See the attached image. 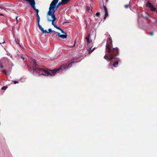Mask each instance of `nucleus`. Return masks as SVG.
I'll use <instances>...</instances> for the list:
<instances>
[{"label": "nucleus", "mask_w": 157, "mask_h": 157, "mask_svg": "<svg viewBox=\"0 0 157 157\" xmlns=\"http://www.w3.org/2000/svg\"><path fill=\"white\" fill-rule=\"evenodd\" d=\"M5 7L4 6H2V5H0V9H3Z\"/></svg>", "instance_id": "nucleus-23"}, {"label": "nucleus", "mask_w": 157, "mask_h": 157, "mask_svg": "<svg viewBox=\"0 0 157 157\" xmlns=\"http://www.w3.org/2000/svg\"><path fill=\"white\" fill-rule=\"evenodd\" d=\"M52 37H53V39L55 38L56 37H57V35L56 34V33H53V34L52 36Z\"/></svg>", "instance_id": "nucleus-19"}, {"label": "nucleus", "mask_w": 157, "mask_h": 157, "mask_svg": "<svg viewBox=\"0 0 157 157\" xmlns=\"http://www.w3.org/2000/svg\"><path fill=\"white\" fill-rule=\"evenodd\" d=\"M70 0H62L61 2H59L58 4L56 5L54 11V13L57 10L59 6L61 4L65 5L68 3L70 1Z\"/></svg>", "instance_id": "nucleus-5"}, {"label": "nucleus", "mask_w": 157, "mask_h": 157, "mask_svg": "<svg viewBox=\"0 0 157 157\" xmlns=\"http://www.w3.org/2000/svg\"><path fill=\"white\" fill-rule=\"evenodd\" d=\"M156 11V13H157V10H156V11Z\"/></svg>", "instance_id": "nucleus-38"}, {"label": "nucleus", "mask_w": 157, "mask_h": 157, "mask_svg": "<svg viewBox=\"0 0 157 157\" xmlns=\"http://www.w3.org/2000/svg\"><path fill=\"white\" fill-rule=\"evenodd\" d=\"M40 17H37L36 21H37V23H38V26L40 29V30H42L43 31H44L43 28L42 27V26L39 23H40Z\"/></svg>", "instance_id": "nucleus-11"}, {"label": "nucleus", "mask_w": 157, "mask_h": 157, "mask_svg": "<svg viewBox=\"0 0 157 157\" xmlns=\"http://www.w3.org/2000/svg\"><path fill=\"white\" fill-rule=\"evenodd\" d=\"M155 21H157V19L155 20Z\"/></svg>", "instance_id": "nucleus-36"}, {"label": "nucleus", "mask_w": 157, "mask_h": 157, "mask_svg": "<svg viewBox=\"0 0 157 157\" xmlns=\"http://www.w3.org/2000/svg\"><path fill=\"white\" fill-rule=\"evenodd\" d=\"M153 32H151L149 33V35L151 36H152L153 35Z\"/></svg>", "instance_id": "nucleus-27"}, {"label": "nucleus", "mask_w": 157, "mask_h": 157, "mask_svg": "<svg viewBox=\"0 0 157 157\" xmlns=\"http://www.w3.org/2000/svg\"><path fill=\"white\" fill-rule=\"evenodd\" d=\"M54 16L56 17V15L54 14V13H53V16L49 15L48 14V11L47 14V20L48 21V22H52V21H50V20H52L53 19V17Z\"/></svg>", "instance_id": "nucleus-7"}, {"label": "nucleus", "mask_w": 157, "mask_h": 157, "mask_svg": "<svg viewBox=\"0 0 157 157\" xmlns=\"http://www.w3.org/2000/svg\"><path fill=\"white\" fill-rule=\"evenodd\" d=\"M56 20V18L54 16L53 17V19L52 20H50V21H52V25H53L55 28L60 30L61 29V28L57 26L54 24V22Z\"/></svg>", "instance_id": "nucleus-9"}, {"label": "nucleus", "mask_w": 157, "mask_h": 157, "mask_svg": "<svg viewBox=\"0 0 157 157\" xmlns=\"http://www.w3.org/2000/svg\"><path fill=\"white\" fill-rule=\"evenodd\" d=\"M146 6H147L148 7H149L150 8L151 10L152 11H156V9L155 8L153 5L150 2H148L146 4Z\"/></svg>", "instance_id": "nucleus-8"}, {"label": "nucleus", "mask_w": 157, "mask_h": 157, "mask_svg": "<svg viewBox=\"0 0 157 157\" xmlns=\"http://www.w3.org/2000/svg\"><path fill=\"white\" fill-rule=\"evenodd\" d=\"M65 23H63V25H64Z\"/></svg>", "instance_id": "nucleus-35"}, {"label": "nucleus", "mask_w": 157, "mask_h": 157, "mask_svg": "<svg viewBox=\"0 0 157 157\" xmlns=\"http://www.w3.org/2000/svg\"><path fill=\"white\" fill-rule=\"evenodd\" d=\"M86 9L88 10H89V8L88 7H86Z\"/></svg>", "instance_id": "nucleus-31"}, {"label": "nucleus", "mask_w": 157, "mask_h": 157, "mask_svg": "<svg viewBox=\"0 0 157 157\" xmlns=\"http://www.w3.org/2000/svg\"><path fill=\"white\" fill-rule=\"evenodd\" d=\"M59 0H53L50 5V7L48 11V14L53 16V13H54V10L56 8V5Z\"/></svg>", "instance_id": "nucleus-4"}, {"label": "nucleus", "mask_w": 157, "mask_h": 157, "mask_svg": "<svg viewBox=\"0 0 157 157\" xmlns=\"http://www.w3.org/2000/svg\"><path fill=\"white\" fill-rule=\"evenodd\" d=\"M38 70L39 71L44 72V73H42L41 74L45 76H53L56 75L54 69L46 70L44 68H39Z\"/></svg>", "instance_id": "nucleus-3"}, {"label": "nucleus", "mask_w": 157, "mask_h": 157, "mask_svg": "<svg viewBox=\"0 0 157 157\" xmlns=\"http://www.w3.org/2000/svg\"><path fill=\"white\" fill-rule=\"evenodd\" d=\"M32 64H33V67H36V63L35 59H33L32 60Z\"/></svg>", "instance_id": "nucleus-17"}, {"label": "nucleus", "mask_w": 157, "mask_h": 157, "mask_svg": "<svg viewBox=\"0 0 157 157\" xmlns=\"http://www.w3.org/2000/svg\"><path fill=\"white\" fill-rule=\"evenodd\" d=\"M2 73H5V74H6V75L7 74V72L6 71V70H2V71H1Z\"/></svg>", "instance_id": "nucleus-22"}, {"label": "nucleus", "mask_w": 157, "mask_h": 157, "mask_svg": "<svg viewBox=\"0 0 157 157\" xmlns=\"http://www.w3.org/2000/svg\"><path fill=\"white\" fill-rule=\"evenodd\" d=\"M17 17H16V19L17 21V23L18 22V21L17 19Z\"/></svg>", "instance_id": "nucleus-32"}, {"label": "nucleus", "mask_w": 157, "mask_h": 157, "mask_svg": "<svg viewBox=\"0 0 157 157\" xmlns=\"http://www.w3.org/2000/svg\"><path fill=\"white\" fill-rule=\"evenodd\" d=\"M7 87H8L7 86H5L2 87V88L1 89L2 90H6L7 88Z\"/></svg>", "instance_id": "nucleus-21"}, {"label": "nucleus", "mask_w": 157, "mask_h": 157, "mask_svg": "<svg viewBox=\"0 0 157 157\" xmlns=\"http://www.w3.org/2000/svg\"><path fill=\"white\" fill-rule=\"evenodd\" d=\"M61 32L63 33V34H64L65 33H65L64 32V31L62 30V29H61L60 30Z\"/></svg>", "instance_id": "nucleus-29"}, {"label": "nucleus", "mask_w": 157, "mask_h": 157, "mask_svg": "<svg viewBox=\"0 0 157 157\" xmlns=\"http://www.w3.org/2000/svg\"><path fill=\"white\" fill-rule=\"evenodd\" d=\"M74 62L72 61L69 64L67 63H65L59 67V68L54 69L56 74L59 73L60 71H63L66 70L70 68L72 64L74 63Z\"/></svg>", "instance_id": "nucleus-2"}, {"label": "nucleus", "mask_w": 157, "mask_h": 157, "mask_svg": "<svg viewBox=\"0 0 157 157\" xmlns=\"http://www.w3.org/2000/svg\"><path fill=\"white\" fill-rule=\"evenodd\" d=\"M6 59L5 58H2L0 60V67L1 68H4L3 65L6 63Z\"/></svg>", "instance_id": "nucleus-10"}, {"label": "nucleus", "mask_w": 157, "mask_h": 157, "mask_svg": "<svg viewBox=\"0 0 157 157\" xmlns=\"http://www.w3.org/2000/svg\"><path fill=\"white\" fill-rule=\"evenodd\" d=\"M0 15L3 16V15L2 14L0 13Z\"/></svg>", "instance_id": "nucleus-34"}, {"label": "nucleus", "mask_w": 157, "mask_h": 157, "mask_svg": "<svg viewBox=\"0 0 157 157\" xmlns=\"http://www.w3.org/2000/svg\"><path fill=\"white\" fill-rule=\"evenodd\" d=\"M118 54H117L116 52H115V53H114L113 55H115V56H114V57L113 58V59H112L110 60H107L108 61H110V60H112L113 59H114V60H115V62L113 64V66L114 67H117L118 64V61L119 60L116 57L117 55Z\"/></svg>", "instance_id": "nucleus-6"}, {"label": "nucleus", "mask_w": 157, "mask_h": 157, "mask_svg": "<svg viewBox=\"0 0 157 157\" xmlns=\"http://www.w3.org/2000/svg\"><path fill=\"white\" fill-rule=\"evenodd\" d=\"M56 33H57V34L58 36H59V37H60L61 35L60 34V33L56 32Z\"/></svg>", "instance_id": "nucleus-24"}, {"label": "nucleus", "mask_w": 157, "mask_h": 157, "mask_svg": "<svg viewBox=\"0 0 157 157\" xmlns=\"http://www.w3.org/2000/svg\"><path fill=\"white\" fill-rule=\"evenodd\" d=\"M67 33H65L64 34L61 35L60 37H61V38H62V39H64V38H67Z\"/></svg>", "instance_id": "nucleus-15"}, {"label": "nucleus", "mask_w": 157, "mask_h": 157, "mask_svg": "<svg viewBox=\"0 0 157 157\" xmlns=\"http://www.w3.org/2000/svg\"><path fill=\"white\" fill-rule=\"evenodd\" d=\"M129 6V4L126 5L124 6V7L126 8H127Z\"/></svg>", "instance_id": "nucleus-26"}, {"label": "nucleus", "mask_w": 157, "mask_h": 157, "mask_svg": "<svg viewBox=\"0 0 157 157\" xmlns=\"http://www.w3.org/2000/svg\"><path fill=\"white\" fill-rule=\"evenodd\" d=\"M13 83L14 84H16L17 83H18V82L17 81H14L13 82Z\"/></svg>", "instance_id": "nucleus-28"}, {"label": "nucleus", "mask_w": 157, "mask_h": 157, "mask_svg": "<svg viewBox=\"0 0 157 157\" xmlns=\"http://www.w3.org/2000/svg\"><path fill=\"white\" fill-rule=\"evenodd\" d=\"M41 30L42 31V32L43 33H51L52 32L53 33H56V32H55V31L52 30V29L50 28H49L48 29V32L46 30H44V31H43L42 30Z\"/></svg>", "instance_id": "nucleus-13"}, {"label": "nucleus", "mask_w": 157, "mask_h": 157, "mask_svg": "<svg viewBox=\"0 0 157 157\" xmlns=\"http://www.w3.org/2000/svg\"><path fill=\"white\" fill-rule=\"evenodd\" d=\"M112 45V40L109 35V37L107 38L106 46V49L109 54H106L104 57V58L106 60H109L113 59L114 56H115V55H114V53L115 52H116L117 54L118 53V49L117 47L111 49Z\"/></svg>", "instance_id": "nucleus-1"}, {"label": "nucleus", "mask_w": 157, "mask_h": 157, "mask_svg": "<svg viewBox=\"0 0 157 157\" xmlns=\"http://www.w3.org/2000/svg\"><path fill=\"white\" fill-rule=\"evenodd\" d=\"M21 58L22 59H23V60H24L25 59H24V57H23V56H21Z\"/></svg>", "instance_id": "nucleus-33"}, {"label": "nucleus", "mask_w": 157, "mask_h": 157, "mask_svg": "<svg viewBox=\"0 0 157 157\" xmlns=\"http://www.w3.org/2000/svg\"><path fill=\"white\" fill-rule=\"evenodd\" d=\"M100 15V13L99 12H97L96 14V15L97 16H99Z\"/></svg>", "instance_id": "nucleus-25"}, {"label": "nucleus", "mask_w": 157, "mask_h": 157, "mask_svg": "<svg viewBox=\"0 0 157 157\" xmlns=\"http://www.w3.org/2000/svg\"><path fill=\"white\" fill-rule=\"evenodd\" d=\"M5 42L3 38H1V40H0V43H4Z\"/></svg>", "instance_id": "nucleus-20"}, {"label": "nucleus", "mask_w": 157, "mask_h": 157, "mask_svg": "<svg viewBox=\"0 0 157 157\" xmlns=\"http://www.w3.org/2000/svg\"><path fill=\"white\" fill-rule=\"evenodd\" d=\"M36 16L37 17H40L38 13H36Z\"/></svg>", "instance_id": "nucleus-30"}, {"label": "nucleus", "mask_w": 157, "mask_h": 157, "mask_svg": "<svg viewBox=\"0 0 157 157\" xmlns=\"http://www.w3.org/2000/svg\"><path fill=\"white\" fill-rule=\"evenodd\" d=\"M95 49V48H94L92 49V48H91L88 51V53L90 54Z\"/></svg>", "instance_id": "nucleus-18"}, {"label": "nucleus", "mask_w": 157, "mask_h": 157, "mask_svg": "<svg viewBox=\"0 0 157 157\" xmlns=\"http://www.w3.org/2000/svg\"><path fill=\"white\" fill-rule=\"evenodd\" d=\"M106 1H108V0H106Z\"/></svg>", "instance_id": "nucleus-39"}, {"label": "nucleus", "mask_w": 157, "mask_h": 157, "mask_svg": "<svg viewBox=\"0 0 157 157\" xmlns=\"http://www.w3.org/2000/svg\"><path fill=\"white\" fill-rule=\"evenodd\" d=\"M38 68H36V67H33V72H34L35 71H39V70H38Z\"/></svg>", "instance_id": "nucleus-16"}, {"label": "nucleus", "mask_w": 157, "mask_h": 157, "mask_svg": "<svg viewBox=\"0 0 157 157\" xmlns=\"http://www.w3.org/2000/svg\"><path fill=\"white\" fill-rule=\"evenodd\" d=\"M90 35L89 34L86 37V39L88 43H90Z\"/></svg>", "instance_id": "nucleus-14"}, {"label": "nucleus", "mask_w": 157, "mask_h": 157, "mask_svg": "<svg viewBox=\"0 0 157 157\" xmlns=\"http://www.w3.org/2000/svg\"><path fill=\"white\" fill-rule=\"evenodd\" d=\"M102 7L104 8V10L105 11V16L104 18V19H106V17L108 15V13L107 10V9L106 7L104 6H103Z\"/></svg>", "instance_id": "nucleus-12"}, {"label": "nucleus", "mask_w": 157, "mask_h": 157, "mask_svg": "<svg viewBox=\"0 0 157 157\" xmlns=\"http://www.w3.org/2000/svg\"><path fill=\"white\" fill-rule=\"evenodd\" d=\"M92 8H91V11H92V7H91Z\"/></svg>", "instance_id": "nucleus-37"}]
</instances>
